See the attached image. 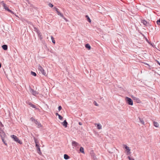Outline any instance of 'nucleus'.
<instances>
[{"mask_svg":"<svg viewBox=\"0 0 160 160\" xmlns=\"http://www.w3.org/2000/svg\"><path fill=\"white\" fill-rule=\"evenodd\" d=\"M38 153L40 155L41 154L42 152L40 151V148L39 147H38Z\"/></svg>","mask_w":160,"mask_h":160,"instance_id":"24","label":"nucleus"},{"mask_svg":"<svg viewBox=\"0 0 160 160\" xmlns=\"http://www.w3.org/2000/svg\"><path fill=\"white\" fill-rule=\"evenodd\" d=\"M78 124L80 125H82V123L81 122H79Z\"/></svg>","mask_w":160,"mask_h":160,"instance_id":"37","label":"nucleus"},{"mask_svg":"<svg viewBox=\"0 0 160 160\" xmlns=\"http://www.w3.org/2000/svg\"><path fill=\"white\" fill-rule=\"evenodd\" d=\"M154 125L156 127H158L159 126V124L157 122H154L153 123Z\"/></svg>","mask_w":160,"mask_h":160,"instance_id":"19","label":"nucleus"},{"mask_svg":"<svg viewBox=\"0 0 160 160\" xmlns=\"http://www.w3.org/2000/svg\"><path fill=\"white\" fill-rule=\"evenodd\" d=\"M85 47L87 48L88 50H90L91 49V47L89 44H86L85 45Z\"/></svg>","mask_w":160,"mask_h":160,"instance_id":"13","label":"nucleus"},{"mask_svg":"<svg viewBox=\"0 0 160 160\" xmlns=\"http://www.w3.org/2000/svg\"><path fill=\"white\" fill-rule=\"evenodd\" d=\"M34 140L35 141V143H36V146L38 148V147H39V146L37 143V140L35 138H34Z\"/></svg>","mask_w":160,"mask_h":160,"instance_id":"20","label":"nucleus"},{"mask_svg":"<svg viewBox=\"0 0 160 160\" xmlns=\"http://www.w3.org/2000/svg\"><path fill=\"white\" fill-rule=\"evenodd\" d=\"M30 120L32 122H35V121L36 120H35L33 118H30Z\"/></svg>","mask_w":160,"mask_h":160,"instance_id":"27","label":"nucleus"},{"mask_svg":"<svg viewBox=\"0 0 160 160\" xmlns=\"http://www.w3.org/2000/svg\"><path fill=\"white\" fill-rule=\"evenodd\" d=\"M2 2V5L4 7V8L6 10H7L8 12H11V13L12 14H14V12H12V11L10 10L9 9H8V7L3 2Z\"/></svg>","mask_w":160,"mask_h":160,"instance_id":"5","label":"nucleus"},{"mask_svg":"<svg viewBox=\"0 0 160 160\" xmlns=\"http://www.w3.org/2000/svg\"><path fill=\"white\" fill-rule=\"evenodd\" d=\"M28 105L31 106V107H32L33 108H36V107L35 105H34L32 104V103L31 102H29L28 103Z\"/></svg>","mask_w":160,"mask_h":160,"instance_id":"16","label":"nucleus"},{"mask_svg":"<svg viewBox=\"0 0 160 160\" xmlns=\"http://www.w3.org/2000/svg\"><path fill=\"white\" fill-rule=\"evenodd\" d=\"M64 158L66 160H67L69 159V157L67 154H65L64 155Z\"/></svg>","mask_w":160,"mask_h":160,"instance_id":"15","label":"nucleus"},{"mask_svg":"<svg viewBox=\"0 0 160 160\" xmlns=\"http://www.w3.org/2000/svg\"><path fill=\"white\" fill-rule=\"evenodd\" d=\"M157 22L158 24L160 25V18L157 21Z\"/></svg>","mask_w":160,"mask_h":160,"instance_id":"30","label":"nucleus"},{"mask_svg":"<svg viewBox=\"0 0 160 160\" xmlns=\"http://www.w3.org/2000/svg\"><path fill=\"white\" fill-rule=\"evenodd\" d=\"M62 108L61 106H59L58 107V108L59 111H60V110H61L62 109Z\"/></svg>","mask_w":160,"mask_h":160,"instance_id":"33","label":"nucleus"},{"mask_svg":"<svg viewBox=\"0 0 160 160\" xmlns=\"http://www.w3.org/2000/svg\"><path fill=\"white\" fill-rule=\"evenodd\" d=\"M14 14V15H15V16L16 17H18V16L17 15H16L15 14H14H14Z\"/></svg>","mask_w":160,"mask_h":160,"instance_id":"40","label":"nucleus"},{"mask_svg":"<svg viewBox=\"0 0 160 160\" xmlns=\"http://www.w3.org/2000/svg\"><path fill=\"white\" fill-rule=\"evenodd\" d=\"M31 74L32 75L34 76H36V73L33 72L32 71L31 72Z\"/></svg>","mask_w":160,"mask_h":160,"instance_id":"26","label":"nucleus"},{"mask_svg":"<svg viewBox=\"0 0 160 160\" xmlns=\"http://www.w3.org/2000/svg\"><path fill=\"white\" fill-rule=\"evenodd\" d=\"M159 65H160V63H159Z\"/></svg>","mask_w":160,"mask_h":160,"instance_id":"42","label":"nucleus"},{"mask_svg":"<svg viewBox=\"0 0 160 160\" xmlns=\"http://www.w3.org/2000/svg\"><path fill=\"white\" fill-rule=\"evenodd\" d=\"M51 39L52 42V43H53L54 44H55V41L54 39V38L52 36H51Z\"/></svg>","mask_w":160,"mask_h":160,"instance_id":"22","label":"nucleus"},{"mask_svg":"<svg viewBox=\"0 0 160 160\" xmlns=\"http://www.w3.org/2000/svg\"><path fill=\"white\" fill-rule=\"evenodd\" d=\"M126 100L127 103L130 105H132L133 104V101L132 100L129 98L126 97L125 98Z\"/></svg>","mask_w":160,"mask_h":160,"instance_id":"4","label":"nucleus"},{"mask_svg":"<svg viewBox=\"0 0 160 160\" xmlns=\"http://www.w3.org/2000/svg\"><path fill=\"white\" fill-rule=\"evenodd\" d=\"M86 18H87L88 20V21L89 22H91V19H90L88 15H86Z\"/></svg>","mask_w":160,"mask_h":160,"instance_id":"25","label":"nucleus"},{"mask_svg":"<svg viewBox=\"0 0 160 160\" xmlns=\"http://www.w3.org/2000/svg\"><path fill=\"white\" fill-rule=\"evenodd\" d=\"M123 147L126 149V152L127 155H129L131 153V150L130 148L127 145L125 144L123 145Z\"/></svg>","mask_w":160,"mask_h":160,"instance_id":"2","label":"nucleus"},{"mask_svg":"<svg viewBox=\"0 0 160 160\" xmlns=\"http://www.w3.org/2000/svg\"><path fill=\"white\" fill-rule=\"evenodd\" d=\"M58 116V118L59 119H60V120H62V118H63V117L61 116L60 115H59V116Z\"/></svg>","mask_w":160,"mask_h":160,"instance_id":"28","label":"nucleus"},{"mask_svg":"<svg viewBox=\"0 0 160 160\" xmlns=\"http://www.w3.org/2000/svg\"><path fill=\"white\" fill-rule=\"evenodd\" d=\"M72 146H74L75 147L79 145V144L77 142L73 141L72 142Z\"/></svg>","mask_w":160,"mask_h":160,"instance_id":"12","label":"nucleus"},{"mask_svg":"<svg viewBox=\"0 0 160 160\" xmlns=\"http://www.w3.org/2000/svg\"><path fill=\"white\" fill-rule=\"evenodd\" d=\"M0 135L2 138H4L5 137V133L3 131L0 132Z\"/></svg>","mask_w":160,"mask_h":160,"instance_id":"11","label":"nucleus"},{"mask_svg":"<svg viewBox=\"0 0 160 160\" xmlns=\"http://www.w3.org/2000/svg\"><path fill=\"white\" fill-rule=\"evenodd\" d=\"M57 14L58 15L61 16V17H63V15L62 14L60 13L59 12H58Z\"/></svg>","mask_w":160,"mask_h":160,"instance_id":"23","label":"nucleus"},{"mask_svg":"<svg viewBox=\"0 0 160 160\" xmlns=\"http://www.w3.org/2000/svg\"><path fill=\"white\" fill-rule=\"evenodd\" d=\"M67 22L68 20L66 18H65L64 16L63 17H62Z\"/></svg>","mask_w":160,"mask_h":160,"instance_id":"36","label":"nucleus"},{"mask_svg":"<svg viewBox=\"0 0 160 160\" xmlns=\"http://www.w3.org/2000/svg\"><path fill=\"white\" fill-rule=\"evenodd\" d=\"M95 125H97V129H101L102 128V126L100 123H95Z\"/></svg>","mask_w":160,"mask_h":160,"instance_id":"10","label":"nucleus"},{"mask_svg":"<svg viewBox=\"0 0 160 160\" xmlns=\"http://www.w3.org/2000/svg\"><path fill=\"white\" fill-rule=\"evenodd\" d=\"M131 98L133 99V100L135 101L138 103H140L141 102V101L138 98L134 96H132Z\"/></svg>","mask_w":160,"mask_h":160,"instance_id":"6","label":"nucleus"},{"mask_svg":"<svg viewBox=\"0 0 160 160\" xmlns=\"http://www.w3.org/2000/svg\"><path fill=\"white\" fill-rule=\"evenodd\" d=\"M2 47L4 50H7L8 49V46L6 45H3Z\"/></svg>","mask_w":160,"mask_h":160,"instance_id":"14","label":"nucleus"},{"mask_svg":"<svg viewBox=\"0 0 160 160\" xmlns=\"http://www.w3.org/2000/svg\"><path fill=\"white\" fill-rule=\"evenodd\" d=\"M30 92L34 96H36V95L38 94V93L37 91H34L33 89H31Z\"/></svg>","mask_w":160,"mask_h":160,"instance_id":"7","label":"nucleus"},{"mask_svg":"<svg viewBox=\"0 0 160 160\" xmlns=\"http://www.w3.org/2000/svg\"><path fill=\"white\" fill-rule=\"evenodd\" d=\"M62 124L65 128H67L68 124V122L66 120H65L62 123Z\"/></svg>","mask_w":160,"mask_h":160,"instance_id":"8","label":"nucleus"},{"mask_svg":"<svg viewBox=\"0 0 160 160\" xmlns=\"http://www.w3.org/2000/svg\"><path fill=\"white\" fill-rule=\"evenodd\" d=\"M56 116H57V115H58V116H59V114L58 113H56Z\"/></svg>","mask_w":160,"mask_h":160,"instance_id":"39","label":"nucleus"},{"mask_svg":"<svg viewBox=\"0 0 160 160\" xmlns=\"http://www.w3.org/2000/svg\"><path fill=\"white\" fill-rule=\"evenodd\" d=\"M35 123L37 125L38 128H40L42 127L41 124L37 120L35 121Z\"/></svg>","mask_w":160,"mask_h":160,"instance_id":"9","label":"nucleus"},{"mask_svg":"<svg viewBox=\"0 0 160 160\" xmlns=\"http://www.w3.org/2000/svg\"><path fill=\"white\" fill-rule=\"evenodd\" d=\"M128 158L129 160H134L133 158H132V157H131L129 156L128 157Z\"/></svg>","mask_w":160,"mask_h":160,"instance_id":"29","label":"nucleus"},{"mask_svg":"<svg viewBox=\"0 0 160 160\" xmlns=\"http://www.w3.org/2000/svg\"><path fill=\"white\" fill-rule=\"evenodd\" d=\"M48 6L50 7H53V5L51 3H49V4H48Z\"/></svg>","mask_w":160,"mask_h":160,"instance_id":"31","label":"nucleus"},{"mask_svg":"<svg viewBox=\"0 0 160 160\" xmlns=\"http://www.w3.org/2000/svg\"><path fill=\"white\" fill-rule=\"evenodd\" d=\"M144 63L145 64H147V65H148V64H146V63Z\"/></svg>","mask_w":160,"mask_h":160,"instance_id":"41","label":"nucleus"},{"mask_svg":"<svg viewBox=\"0 0 160 160\" xmlns=\"http://www.w3.org/2000/svg\"><path fill=\"white\" fill-rule=\"evenodd\" d=\"M80 151L83 153H84V148L82 147H81L80 148Z\"/></svg>","mask_w":160,"mask_h":160,"instance_id":"17","label":"nucleus"},{"mask_svg":"<svg viewBox=\"0 0 160 160\" xmlns=\"http://www.w3.org/2000/svg\"><path fill=\"white\" fill-rule=\"evenodd\" d=\"M11 137L12 138L14 141L20 144H22V142L18 138L14 135H12L11 136Z\"/></svg>","mask_w":160,"mask_h":160,"instance_id":"1","label":"nucleus"},{"mask_svg":"<svg viewBox=\"0 0 160 160\" xmlns=\"http://www.w3.org/2000/svg\"><path fill=\"white\" fill-rule=\"evenodd\" d=\"M38 69L39 71H40L41 73L42 74L45 76H46L47 75V73L44 70L43 68L40 65L38 66Z\"/></svg>","mask_w":160,"mask_h":160,"instance_id":"3","label":"nucleus"},{"mask_svg":"<svg viewBox=\"0 0 160 160\" xmlns=\"http://www.w3.org/2000/svg\"><path fill=\"white\" fill-rule=\"evenodd\" d=\"M140 121L141 123L143 125H144V122L142 119L139 118Z\"/></svg>","mask_w":160,"mask_h":160,"instance_id":"21","label":"nucleus"},{"mask_svg":"<svg viewBox=\"0 0 160 160\" xmlns=\"http://www.w3.org/2000/svg\"><path fill=\"white\" fill-rule=\"evenodd\" d=\"M142 22L145 25H146L147 23V22L145 20H142Z\"/></svg>","mask_w":160,"mask_h":160,"instance_id":"18","label":"nucleus"},{"mask_svg":"<svg viewBox=\"0 0 160 160\" xmlns=\"http://www.w3.org/2000/svg\"><path fill=\"white\" fill-rule=\"evenodd\" d=\"M28 3V4H29L30 3V2H29V1L28 0H25Z\"/></svg>","mask_w":160,"mask_h":160,"instance_id":"38","label":"nucleus"},{"mask_svg":"<svg viewBox=\"0 0 160 160\" xmlns=\"http://www.w3.org/2000/svg\"><path fill=\"white\" fill-rule=\"evenodd\" d=\"M2 141H3V143L5 144V145H6V143H5V142H4V139H3V138H2Z\"/></svg>","mask_w":160,"mask_h":160,"instance_id":"34","label":"nucleus"},{"mask_svg":"<svg viewBox=\"0 0 160 160\" xmlns=\"http://www.w3.org/2000/svg\"><path fill=\"white\" fill-rule=\"evenodd\" d=\"M94 104L96 106H98V104L96 102V101L94 102Z\"/></svg>","mask_w":160,"mask_h":160,"instance_id":"32","label":"nucleus"},{"mask_svg":"<svg viewBox=\"0 0 160 160\" xmlns=\"http://www.w3.org/2000/svg\"><path fill=\"white\" fill-rule=\"evenodd\" d=\"M54 8L55 9V10H56V11L57 12V13H58V12H59L58 11V9L57 8Z\"/></svg>","mask_w":160,"mask_h":160,"instance_id":"35","label":"nucleus"}]
</instances>
